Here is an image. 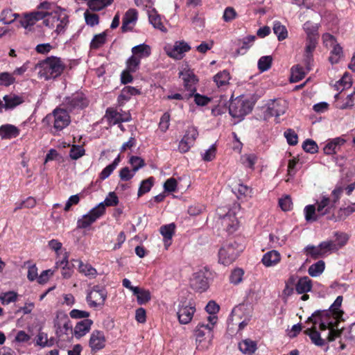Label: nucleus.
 Instances as JSON below:
<instances>
[{"instance_id":"f257e3e1","label":"nucleus","mask_w":355,"mask_h":355,"mask_svg":"<svg viewBox=\"0 0 355 355\" xmlns=\"http://www.w3.org/2000/svg\"><path fill=\"white\" fill-rule=\"evenodd\" d=\"M342 302L343 297L339 295L331 305L329 311H316L308 318V321H311L314 324L318 323L319 329L321 331L329 330L327 337L328 342L335 340L337 336L343 334V331L338 332V329H336L338 323V319L343 315V311L340 310Z\"/></svg>"},{"instance_id":"f03ea898","label":"nucleus","mask_w":355,"mask_h":355,"mask_svg":"<svg viewBox=\"0 0 355 355\" xmlns=\"http://www.w3.org/2000/svg\"><path fill=\"white\" fill-rule=\"evenodd\" d=\"M64 68L65 65L62 60L55 56L48 57L35 65V69L38 70L39 78L45 80L55 79L60 76Z\"/></svg>"},{"instance_id":"7ed1b4c3","label":"nucleus","mask_w":355,"mask_h":355,"mask_svg":"<svg viewBox=\"0 0 355 355\" xmlns=\"http://www.w3.org/2000/svg\"><path fill=\"white\" fill-rule=\"evenodd\" d=\"M44 122L49 125L52 124L51 133L56 135L69 125L71 119L64 108L57 107L52 113L46 116Z\"/></svg>"},{"instance_id":"20e7f679","label":"nucleus","mask_w":355,"mask_h":355,"mask_svg":"<svg viewBox=\"0 0 355 355\" xmlns=\"http://www.w3.org/2000/svg\"><path fill=\"white\" fill-rule=\"evenodd\" d=\"M68 24L69 17L64 9L43 20L44 26L56 35L64 33Z\"/></svg>"},{"instance_id":"39448f33","label":"nucleus","mask_w":355,"mask_h":355,"mask_svg":"<svg viewBox=\"0 0 355 355\" xmlns=\"http://www.w3.org/2000/svg\"><path fill=\"white\" fill-rule=\"evenodd\" d=\"M228 110L232 117L237 118L239 121H241L251 112L252 105L250 101L239 98L230 103Z\"/></svg>"},{"instance_id":"423d86ee","label":"nucleus","mask_w":355,"mask_h":355,"mask_svg":"<svg viewBox=\"0 0 355 355\" xmlns=\"http://www.w3.org/2000/svg\"><path fill=\"white\" fill-rule=\"evenodd\" d=\"M240 252L241 249H239L236 243H225L218 251V261L225 266H228L236 260Z\"/></svg>"},{"instance_id":"0eeeda50","label":"nucleus","mask_w":355,"mask_h":355,"mask_svg":"<svg viewBox=\"0 0 355 355\" xmlns=\"http://www.w3.org/2000/svg\"><path fill=\"white\" fill-rule=\"evenodd\" d=\"M106 289L101 286L95 285L87 292L86 300L92 308L102 307L107 299Z\"/></svg>"},{"instance_id":"6e6552de","label":"nucleus","mask_w":355,"mask_h":355,"mask_svg":"<svg viewBox=\"0 0 355 355\" xmlns=\"http://www.w3.org/2000/svg\"><path fill=\"white\" fill-rule=\"evenodd\" d=\"M87 103V100L82 92H76L65 97L62 105L66 110L73 111L85 107Z\"/></svg>"},{"instance_id":"1a4fd4ad","label":"nucleus","mask_w":355,"mask_h":355,"mask_svg":"<svg viewBox=\"0 0 355 355\" xmlns=\"http://www.w3.org/2000/svg\"><path fill=\"white\" fill-rule=\"evenodd\" d=\"M188 43L184 41H177L174 44H167L164 47L166 54L175 60H180L184 56V53L190 50Z\"/></svg>"},{"instance_id":"9d476101","label":"nucleus","mask_w":355,"mask_h":355,"mask_svg":"<svg viewBox=\"0 0 355 355\" xmlns=\"http://www.w3.org/2000/svg\"><path fill=\"white\" fill-rule=\"evenodd\" d=\"M196 312L195 306L190 302H180L178 306L177 315L180 324H189Z\"/></svg>"},{"instance_id":"9b49d317","label":"nucleus","mask_w":355,"mask_h":355,"mask_svg":"<svg viewBox=\"0 0 355 355\" xmlns=\"http://www.w3.org/2000/svg\"><path fill=\"white\" fill-rule=\"evenodd\" d=\"M266 105V115L276 118L283 115L288 108L287 102L282 98L270 100Z\"/></svg>"},{"instance_id":"f8f14e48","label":"nucleus","mask_w":355,"mask_h":355,"mask_svg":"<svg viewBox=\"0 0 355 355\" xmlns=\"http://www.w3.org/2000/svg\"><path fill=\"white\" fill-rule=\"evenodd\" d=\"M208 273L207 270H200L193 273L190 282L191 287L199 292L206 291L209 287Z\"/></svg>"},{"instance_id":"ddd939ff","label":"nucleus","mask_w":355,"mask_h":355,"mask_svg":"<svg viewBox=\"0 0 355 355\" xmlns=\"http://www.w3.org/2000/svg\"><path fill=\"white\" fill-rule=\"evenodd\" d=\"M183 81L184 89L192 95L196 91V85L198 81L193 71L190 69L184 68L179 73Z\"/></svg>"},{"instance_id":"4468645a","label":"nucleus","mask_w":355,"mask_h":355,"mask_svg":"<svg viewBox=\"0 0 355 355\" xmlns=\"http://www.w3.org/2000/svg\"><path fill=\"white\" fill-rule=\"evenodd\" d=\"M209 324L199 323L195 329L196 340L201 342L206 335H210L214 325L216 323L217 317L209 315L208 317Z\"/></svg>"},{"instance_id":"2eb2a0df","label":"nucleus","mask_w":355,"mask_h":355,"mask_svg":"<svg viewBox=\"0 0 355 355\" xmlns=\"http://www.w3.org/2000/svg\"><path fill=\"white\" fill-rule=\"evenodd\" d=\"M105 337L103 331L95 330L94 331L89 338V346L91 348L92 353H96L102 349L105 346Z\"/></svg>"},{"instance_id":"dca6fc26","label":"nucleus","mask_w":355,"mask_h":355,"mask_svg":"<svg viewBox=\"0 0 355 355\" xmlns=\"http://www.w3.org/2000/svg\"><path fill=\"white\" fill-rule=\"evenodd\" d=\"M43 19V15L36 11L24 14L19 20L21 26L25 28L27 32L32 31L37 21Z\"/></svg>"},{"instance_id":"f3484780","label":"nucleus","mask_w":355,"mask_h":355,"mask_svg":"<svg viewBox=\"0 0 355 355\" xmlns=\"http://www.w3.org/2000/svg\"><path fill=\"white\" fill-rule=\"evenodd\" d=\"M37 8V10H36V12L43 15V20L46 19V17H49L55 14V12H60V10H63L55 3L47 1L41 2Z\"/></svg>"},{"instance_id":"a211bd4d","label":"nucleus","mask_w":355,"mask_h":355,"mask_svg":"<svg viewBox=\"0 0 355 355\" xmlns=\"http://www.w3.org/2000/svg\"><path fill=\"white\" fill-rule=\"evenodd\" d=\"M221 225L229 233L234 232L239 225V222L235 216V213L229 211L227 214L220 217Z\"/></svg>"},{"instance_id":"6ab92c4d","label":"nucleus","mask_w":355,"mask_h":355,"mask_svg":"<svg viewBox=\"0 0 355 355\" xmlns=\"http://www.w3.org/2000/svg\"><path fill=\"white\" fill-rule=\"evenodd\" d=\"M138 12L135 9L131 8L126 11L122 22L121 29L123 32L131 31L137 21Z\"/></svg>"},{"instance_id":"aec40b11","label":"nucleus","mask_w":355,"mask_h":355,"mask_svg":"<svg viewBox=\"0 0 355 355\" xmlns=\"http://www.w3.org/2000/svg\"><path fill=\"white\" fill-rule=\"evenodd\" d=\"M110 124L116 125L121 122H128L131 120L130 114H125V118H123V114L113 108H107L105 114Z\"/></svg>"},{"instance_id":"412c9836","label":"nucleus","mask_w":355,"mask_h":355,"mask_svg":"<svg viewBox=\"0 0 355 355\" xmlns=\"http://www.w3.org/2000/svg\"><path fill=\"white\" fill-rule=\"evenodd\" d=\"M306 322H311V321H308L307 320ZM312 323L313 324V325L311 327H307L304 331V333L310 338L312 343H313L315 345L318 347H322L326 343L325 339L322 338L320 332L317 331L315 327L316 324H314L313 322Z\"/></svg>"},{"instance_id":"4be33fe9","label":"nucleus","mask_w":355,"mask_h":355,"mask_svg":"<svg viewBox=\"0 0 355 355\" xmlns=\"http://www.w3.org/2000/svg\"><path fill=\"white\" fill-rule=\"evenodd\" d=\"M345 142L346 140L342 137L334 138L329 140L324 146L323 148L324 153L326 155L336 153V152L340 150V147L344 145Z\"/></svg>"},{"instance_id":"5701e85b","label":"nucleus","mask_w":355,"mask_h":355,"mask_svg":"<svg viewBox=\"0 0 355 355\" xmlns=\"http://www.w3.org/2000/svg\"><path fill=\"white\" fill-rule=\"evenodd\" d=\"M148 16L150 24L156 29L166 33L167 29L162 23V17L159 15L155 8L148 10Z\"/></svg>"},{"instance_id":"b1692460","label":"nucleus","mask_w":355,"mask_h":355,"mask_svg":"<svg viewBox=\"0 0 355 355\" xmlns=\"http://www.w3.org/2000/svg\"><path fill=\"white\" fill-rule=\"evenodd\" d=\"M93 321L89 319H84L78 322L74 328V336L76 338H80L86 335L90 330Z\"/></svg>"},{"instance_id":"393cba45","label":"nucleus","mask_w":355,"mask_h":355,"mask_svg":"<svg viewBox=\"0 0 355 355\" xmlns=\"http://www.w3.org/2000/svg\"><path fill=\"white\" fill-rule=\"evenodd\" d=\"M19 135L18 128L12 124H5L0 127V136L3 139L15 138Z\"/></svg>"},{"instance_id":"a878e982","label":"nucleus","mask_w":355,"mask_h":355,"mask_svg":"<svg viewBox=\"0 0 355 355\" xmlns=\"http://www.w3.org/2000/svg\"><path fill=\"white\" fill-rule=\"evenodd\" d=\"M280 260V254L276 250H270L264 254L261 261L266 267H272L277 265Z\"/></svg>"},{"instance_id":"bb28decb","label":"nucleus","mask_w":355,"mask_h":355,"mask_svg":"<svg viewBox=\"0 0 355 355\" xmlns=\"http://www.w3.org/2000/svg\"><path fill=\"white\" fill-rule=\"evenodd\" d=\"M175 226L174 223L163 225L160 227L159 232L164 238L166 248L171 244V239L175 232Z\"/></svg>"},{"instance_id":"cd10ccee","label":"nucleus","mask_w":355,"mask_h":355,"mask_svg":"<svg viewBox=\"0 0 355 355\" xmlns=\"http://www.w3.org/2000/svg\"><path fill=\"white\" fill-rule=\"evenodd\" d=\"M334 207L330 198L325 196L321 197V199L317 202V212L320 216H324L329 213L331 208Z\"/></svg>"},{"instance_id":"c85d7f7f","label":"nucleus","mask_w":355,"mask_h":355,"mask_svg":"<svg viewBox=\"0 0 355 355\" xmlns=\"http://www.w3.org/2000/svg\"><path fill=\"white\" fill-rule=\"evenodd\" d=\"M312 288V281L305 276L300 277L295 284V290L298 294L307 293Z\"/></svg>"},{"instance_id":"c756f323","label":"nucleus","mask_w":355,"mask_h":355,"mask_svg":"<svg viewBox=\"0 0 355 355\" xmlns=\"http://www.w3.org/2000/svg\"><path fill=\"white\" fill-rule=\"evenodd\" d=\"M138 94H139V92L135 87L126 86L121 91V93L118 96V101L121 105H122L130 100L132 96H135Z\"/></svg>"},{"instance_id":"7c9ffc66","label":"nucleus","mask_w":355,"mask_h":355,"mask_svg":"<svg viewBox=\"0 0 355 355\" xmlns=\"http://www.w3.org/2000/svg\"><path fill=\"white\" fill-rule=\"evenodd\" d=\"M239 350L245 355H252L257 350L256 342L250 339H245L239 343Z\"/></svg>"},{"instance_id":"2f4dec72","label":"nucleus","mask_w":355,"mask_h":355,"mask_svg":"<svg viewBox=\"0 0 355 355\" xmlns=\"http://www.w3.org/2000/svg\"><path fill=\"white\" fill-rule=\"evenodd\" d=\"M132 53L141 60L142 58H148L151 53V49L149 45L146 44H141L132 48Z\"/></svg>"},{"instance_id":"473e14b6","label":"nucleus","mask_w":355,"mask_h":355,"mask_svg":"<svg viewBox=\"0 0 355 355\" xmlns=\"http://www.w3.org/2000/svg\"><path fill=\"white\" fill-rule=\"evenodd\" d=\"M329 240L331 241L334 247L336 248V251H338L347 244L349 236L346 233L336 232H334V237Z\"/></svg>"},{"instance_id":"72a5a7b5","label":"nucleus","mask_w":355,"mask_h":355,"mask_svg":"<svg viewBox=\"0 0 355 355\" xmlns=\"http://www.w3.org/2000/svg\"><path fill=\"white\" fill-rule=\"evenodd\" d=\"M3 100L5 102L3 103V107L6 110L12 109L24 102V99L21 96L15 94L6 95L3 97Z\"/></svg>"},{"instance_id":"f704fd0d","label":"nucleus","mask_w":355,"mask_h":355,"mask_svg":"<svg viewBox=\"0 0 355 355\" xmlns=\"http://www.w3.org/2000/svg\"><path fill=\"white\" fill-rule=\"evenodd\" d=\"M320 25L318 24H314L310 21H306L303 24V30L306 34V38H318V29Z\"/></svg>"},{"instance_id":"c9c22d12","label":"nucleus","mask_w":355,"mask_h":355,"mask_svg":"<svg viewBox=\"0 0 355 355\" xmlns=\"http://www.w3.org/2000/svg\"><path fill=\"white\" fill-rule=\"evenodd\" d=\"M134 290L133 295L137 297V301L139 304H144L150 300L151 295L148 290L139 287Z\"/></svg>"},{"instance_id":"e433bc0d","label":"nucleus","mask_w":355,"mask_h":355,"mask_svg":"<svg viewBox=\"0 0 355 355\" xmlns=\"http://www.w3.org/2000/svg\"><path fill=\"white\" fill-rule=\"evenodd\" d=\"M339 93L334 96L336 99V107L340 110H345L355 107V94L353 93L348 95L345 103H340L338 101Z\"/></svg>"},{"instance_id":"4c0bfd02","label":"nucleus","mask_w":355,"mask_h":355,"mask_svg":"<svg viewBox=\"0 0 355 355\" xmlns=\"http://www.w3.org/2000/svg\"><path fill=\"white\" fill-rule=\"evenodd\" d=\"M256 37L254 35H248L244 37L239 44L240 46L237 49V54L243 55L252 46Z\"/></svg>"},{"instance_id":"58836bf2","label":"nucleus","mask_w":355,"mask_h":355,"mask_svg":"<svg viewBox=\"0 0 355 355\" xmlns=\"http://www.w3.org/2000/svg\"><path fill=\"white\" fill-rule=\"evenodd\" d=\"M304 214L305 220L308 223L315 222L318 220V216H320L313 205H306L304 209Z\"/></svg>"},{"instance_id":"ea45409f","label":"nucleus","mask_w":355,"mask_h":355,"mask_svg":"<svg viewBox=\"0 0 355 355\" xmlns=\"http://www.w3.org/2000/svg\"><path fill=\"white\" fill-rule=\"evenodd\" d=\"M352 85V77L347 73H345L340 80L337 81L334 87L337 91H343L346 89L351 87Z\"/></svg>"},{"instance_id":"a19ab883","label":"nucleus","mask_w":355,"mask_h":355,"mask_svg":"<svg viewBox=\"0 0 355 355\" xmlns=\"http://www.w3.org/2000/svg\"><path fill=\"white\" fill-rule=\"evenodd\" d=\"M78 268L80 272L83 273L89 278H95L97 275L96 270L89 263H84L81 261H78Z\"/></svg>"},{"instance_id":"79ce46f5","label":"nucleus","mask_w":355,"mask_h":355,"mask_svg":"<svg viewBox=\"0 0 355 355\" xmlns=\"http://www.w3.org/2000/svg\"><path fill=\"white\" fill-rule=\"evenodd\" d=\"M324 268V261L322 260H320L309 266L308 269V273L310 276L316 277L320 276L323 272Z\"/></svg>"},{"instance_id":"37998d69","label":"nucleus","mask_w":355,"mask_h":355,"mask_svg":"<svg viewBox=\"0 0 355 355\" xmlns=\"http://www.w3.org/2000/svg\"><path fill=\"white\" fill-rule=\"evenodd\" d=\"M306 69H304L300 65H296L291 69V81L293 83H297L304 78Z\"/></svg>"},{"instance_id":"c03bdc74","label":"nucleus","mask_w":355,"mask_h":355,"mask_svg":"<svg viewBox=\"0 0 355 355\" xmlns=\"http://www.w3.org/2000/svg\"><path fill=\"white\" fill-rule=\"evenodd\" d=\"M113 0H89L87 3L89 8L93 11H99L110 6Z\"/></svg>"},{"instance_id":"a18cd8bd","label":"nucleus","mask_w":355,"mask_h":355,"mask_svg":"<svg viewBox=\"0 0 355 355\" xmlns=\"http://www.w3.org/2000/svg\"><path fill=\"white\" fill-rule=\"evenodd\" d=\"M273 32L277 35L278 40L279 41L284 40L288 36L286 28L279 21H274Z\"/></svg>"},{"instance_id":"49530a36","label":"nucleus","mask_w":355,"mask_h":355,"mask_svg":"<svg viewBox=\"0 0 355 355\" xmlns=\"http://www.w3.org/2000/svg\"><path fill=\"white\" fill-rule=\"evenodd\" d=\"M17 17H19V15L14 13L11 10H3L0 15V21L3 22L4 24H10Z\"/></svg>"},{"instance_id":"de8ad7c7","label":"nucleus","mask_w":355,"mask_h":355,"mask_svg":"<svg viewBox=\"0 0 355 355\" xmlns=\"http://www.w3.org/2000/svg\"><path fill=\"white\" fill-rule=\"evenodd\" d=\"M230 79V73L226 70L218 73L214 77V82L219 87L227 85L229 83Z\"/></svg>"},{"instance_id":"09e8293b","label":"nucleus","mask_w":355,"mask_h":355,"mask_svg":"<svg viewBox=\"0 0 355 355\" xmlns=\"http://www.w3.org/2000/svg\"><path fill=\"white\" fill-rule=\"evenodd\" d=\"M343 55V48L338 44L332 47L329 60L331 64H336L340 61Z\"/></svg>"},{"instance_id":"8fccbe9b","label":"nucleus","mask_w":355,"mask_h":355,"mask_svg":"<svg viewBox=\"0 0 355 355\" xmlns=\"http://www.w3.org/2000/svg\"><path fill=\"white\" fill-rule=\"evenodd\" d=\"M106 37L107 34L105 32L94 35L90 42L91 49H97L101 47L105 43Z\"/></svg>"},{"instance_id":"3c124183","label":"nucleus","mask_w":355,"mask_h":355,"mask_svg":"<svg viewBox=\"0 0 355 355\" xmlns=\"http://www.w3.org/2000/svg\"><path fill=\"white\" fill-rule=\"evenodd\" d=\"M16 81L15 77L11 73L0 72V86L8 87L13 85Z\"/></svg>"},{"instance_id":"603ef678","label":"nucleus","mask_w":355,"mask_h":355,"mask_svg":"<svg viewBox=\"0 0 355 355\" xmlns=\"http://www.w3.org/2000/svg\"><path fill=\"white\" fill-rule=\"evenodd\" d=\"M242 164L251 170H254V165L257 161V157L254 154H245L241 158Z\"/></svg>"},{"instance_id":"864d4df0","label":"nucleus","mask_w":355,"mask_h":355,"mask_svg":"<svg viewBox=\"0 0 355 355\" xmlns=\"http://www.w3.org/2000/svg\"><path fill=\"white\" fill-rule=\"evenodd\" d=\"M96 221L95 218H93L89 213L85 214L81 218L77 221L78 228L85 229L90 226L93 223Z\"/></svg>"},{"instance_id":"5fc2aeb1","label":"nucleus","mask_w":355,"mask_h":355,"mask_svg":"<svg viewBox=\"0 0 355 355\" xmlns=\"http://www.w3.org/2000/svg\"><path fill=\"white\" fill-rule=\"evenodd\" d=\"M17 294L14 291H8L0 294V301L2 304L7 305L17 300Z\"/></svg>"},{"instance_id":"6e6d98bb","label":"nucleus","mask_w":355,"mask_h":355,"mask_svg":"<svg viewBox=\"0 0 355 355\" xmlns=\"http://www.w3.org/2000/svg\"><path fill=\"white\" fill-rule=\"evenodd\" d=\"M304 251L308 256L311 257L314 259L324 257L320 249V244L318 246L315 245H307L304 248Z\"/></svg>"},{"instance_id":"4d7b16f0","label":"nucleus","mask_w":355,"mask_h":355,"mask_svg":"<svg viewBox=\"0 0 355 355\" xmlns=\"http://www.w3.org/2000/svg\"><path fill=\"white\" fill-rule=\"evenodd\" d=\"M153 181L154 178L153 177H150L148 179L143 180L138 190V196H141L143 194L150 191L153 185Z\"/></svg>"},{"instance_id":"13d9d810","label":"nucleus","mask_w":355,"mask_h":355,"mask_svg":"<svg viewBox=\"0 0 355 355\" xmlns=\"http://www.w3.org/2000/svg\"><path fill=\"white\" fill-rule=\"evenodd\" d=\"M272 58L270 55L262 56L258 61V68L261 71L268 70L272 64Z\"/></svg>"},{"instance_id":"bf43d9fd","label":"nucleus","mask_w":355,"mask_h":355,"mask_svg":"<svg viewBox=\"0 0 355 355\" xmlns=\"http://www.w3.org/2000/svg\"><path fill=\"white\" fill-rule=\"evenodd\" d=\"M194 145V143L192 142V140L190 141L187 138V136H183L178 145V150L181 153H185L188 152L190 148Z\"/></svg>"},{"instance_id":"052dcab7","label":"nucleus","mask_w":355,"mask_h":355,"mask_svg":"<svg viewBox=\"0 0 355 355\" xmlns=\"http://www.w3.org/2000/svg\"><path fill=\"white\" fill-rule=\"evenodd\" d=\"M320 246L324 257L336 252V248L334 247L329 239L321 242Z\"/></svg>"},{"instance_id":"680f3d73","label":"nucleus","mask_w":355,"mask_h":355,"mask_svg":"<svg viewBox=\"0 0 355 355\" xmlns=\"http://www.w3.org/2000/svg\"><path fill=\"white\" fill-rule=\"evenodd\" d=\"M141 60L137 57L132 55L126 62V69L129 71L135 72L139 69Z\"/></svg>"},{"instance_id":"e2e57ef3","label":"nucleus","mask_w":355,"mask_h":355,"mask_svg":"<svg viewBox=\"0 0 355 355\" xmlns=\"http://www.w3.org/2000/svg\"><path fill=\"white\" fill-rule=\"evenodd\" d=\"M85 155V149L79 145H73L69 151V156L72 159L76 160Z\"/></svg>"},{"instance_id":"0e129e2a","label":"nucleus","mask_w":355,"mask_h":355,"mask_svg":"<svg viewBox=\"0 0 355 355\" xmlns=\"http://www.w3.org/2000/svg\"><path fill=\"white\" fill-rule=\"evenodd\" d=\"M302 148L305 152L309 153L311 154H314L318 150V146L317 144L313 140L310 139H306L304 141Z\"/></svg>"},{"instance_id":"69168bd1","label":"nucleus","mask_w":355,"mask_h":355,"mask_svg":"<svg viewBox=\"0 0 355 355\" xmlns=\"http://www.w3.org/2000/svg\"><path fill=\"white\" fill-rule=\"evenodd\" d=\"M129 163L131 164L132 170L135 172H137L145 166L144 160L138 156H131L130 157Z\"/></svg>"},{"instance_id":"338daca9","label":"nucleus","mask_w":355,"mask_h":355,"mask_svg":"<svg viewBox=\"0 0 355 355\" xmlns=\"http://www.w3.org/2000/svg\"><path fill=\"white\" fill-rule=\"evenodd\" d=\"M101 203H103V206L105 208L106 206L113 207L118 205L119 199L114 192H110L108 195L106 196L104 201L101 202Z\"/></svg>"},{"instance_id":"774afa93","label":"nucleus","mask_w":355,"mask_h":355,"mask_svg":"<svg viewBox=\"0 0 355 355\" xmlns=\"http://www.w3.org/2000/svg\"><path fill=\"white\" fill-rule=\"evenodd\" d=\"M338 332L343 331V334H340L337 338H341L344 336L345 338L349 340H355V323L352 324L349 329L338 330Z\"/></svg>"}]
</instances>
